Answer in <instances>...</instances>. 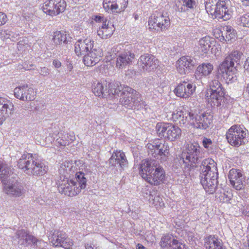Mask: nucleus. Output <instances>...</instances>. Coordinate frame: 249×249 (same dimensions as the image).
<instances>
[{
  "label": "nucleus",
  "mask_w": 249,
  "mask_h": 249,
  "mask_svg": "<svg viewBox=\"0 0 249 249\" xmlns=\"http://www.w3.org/2000/svg\"><path fill=\"white\" fill-rule=\"evenodd\" d=\"M139 169L142 177L151 185L158 186L166 181L163 168L155 160H143L140 165Z\"/></svg>",
  "instance_id": "1"
},
{
  "label": "nucleus",
  "mask_w": 249,
  "mask_h": 249,
  "mask_svg": "<svg viewBox=\"0 0 249 249\" xmlns=\"http://www.w3.org/2000/svg\"><path fill=\"white\" fill-rule=\"evenodd\" d=\"M200 169V183L207 193L212 194L215 192L218 184V173L216 164L212 159H207L202 161Z\"/></svg>",
  "instance_id": "2"
},
{
  "label": "nucleus",
  "mask_w": 249,
  "mask_h": 249,
  "mask_svg": "<svg viewBox=\"0 0 249 249\" xmlns=\"http://www.w3.org/2000/svg\"><path fill=\"white\" fill-rule=\"evenodd\" d=\"M19 168L30 176L40 177L47 173L48 167L35 154L26 153L18 161Z\"/></svg>",
  "instance_id": "3"
},
{
  "label": "nucleus",
  "mask_w": 249,
  "mask_h": 249,
  "mask_svg": "<svg viewBox=\"0 0 249 249\" xmlns=\"http://www.w3.org/2000/svg\"><path fill=\"white\" fill-rule=\"evenodd\" d=\"M87 186V179L84 173L76 172L74 178L63 177L58 181V190L61 194L72 197L78 195Z\"/></svg>",
  "instance_id": "4"
},
{
  "label": "nucleus",
  "mask_w": 249,
  "mask_h": 249,
  "mask_svg": "<svg viewBox=\"0 0 249 249\" xmlns=\"http://www.w3.org/2000/svg\"><path fill=\"white\" fill-rule=\"evenodd\" d=\"M202 153L201 147L197 143L189 145L186 152L182 154L179 161L183 163L182 167L185 175H190L192 171L198 167L201 162Z\"/></svg>",
  "instance_id": "5"
},
{
  "label": "nucleus",
  "mask_w": 249,
  "mask_h": 249,
  "mask_svg": "<svg viewBox=\"0 0 249 249\" xmlns=\"http://www.w3.org/2000/svg\"><path fill=\"white\" fill-rule=\"evenodd\" d=\"M120 102L128 109L137 110L142 107L144 103L141 95L136 90L127 86L121 93Z\"/></svg>",
  "instance_id": "6"
},
{
  "label": "nucleus",
  "mask_w": 249,
  "mask_h": 249,
  "mask_svg": "<svg viewBox=\"0 0 249 249\" xmlns=\"http://www.w3.org/2000/svg\"><path fill=\"white\" fill-rule=\"evenodd\" d=\"M243 55L242 53L238 51H235L231 53L219 65L218 73L221 74L224 78L235 74L237 69L234 66L235 63L239 64Z\"/></svg>",
  "instance_id": "7"
},
{
  "label": "nucleus",
  "mask_w": 249,
  "mask_h": 249,
  "mask_svg": "<svg viewBox=\"0 0 249 249\" xmlns=\"http://www.w3.org/2000/svg\"><path fill=\"white\" fill-rule=\"evenodd\" d=\"M146 146L149 156L160 159L161 161L167 160L170 155V148L168 143L164 140L156 139Z\"/></svg>",
  "instance_id": "8"
},
{
  "label": "nucleus",
  "mask_w": 249,
  "mask_h": 249,
  "mask_svg": "<svg viewBox=\"0 0 249 249\" xmlns=\"http://www.w3.org/2000/svg\"><path fill=\"white\" fill-rule=\"evenodd\" d=\"M210 89L207 92L210 95L208 101L212 107H222L225 102V90L220 82L216 79L212 80L209 84Z\"/></svg>",
  "instance_id": "9"
},
{
  "label": "nucleus",
  "mask_w": 249,
  "mask_h": 249,
  "mask_svg": "<svg viewBox=\"0 0 249 249\" xmlns=\"http://www.w3.org/2000/svg\"><path fill=\"white\" fill-rule=\"evenodd\" d=\"M158 136L173 142L179 139L181 135V129L170 123H158L156 126Z\"/></svg>",
  "instance_id": "10"
},
{
  "label": "nucleus",
  "mask_w": 249,
  "mask_h": 249,
  "mask_svg": "<svg viewBox=\"0 0 249 249\" xmlns=\"http://www.w3.org/2000/svg\"><path fill=\"white\" fill-rule=\"evenodd\" d=\"M248 131L240 125H234L231 127L226 133V139L232 146L239 147L245 144L247 141L246 137Z\"/></svg>",
  "instance_id": "11"
},
{
  "label": "nucleus",
  "mask_w": 249,
  "mask_h": 249,
  "mask_svg": "<svg viewBox=\"0 0 249 249\" xmlns=\"http://www.w3.org/2000/svg\"><path fill=\"white\" fill-rule=\"evenodd\" d=\"M170 25L169 17L164 16L162 13L155 11L149 18L148 26L151 30L162 32L167 30Z\"/></svg>",
  "instance_id": "12"
},
{
  "label": "nucleus",
  "mask_w": 249,
  "mask_h": 249,
  "mask_svg": "<svg viewBox=\"0 0 249 249\" xmlns=\"http://www.w3.org/2000/svg\"><path fill=\"white\" fill-rule=\"evenodd\" d=\"M66 7L64 0H50L44 3L42 7L43 12L51 16H57L63 12Z\"/></svg>",
  "instance_id": "13"
},
{
  "label": "nucleus",
  "mask_w": 249,
  "mask_h": 249,
  "mask_svg": "<svg viewBox=\"0 0 249 249\" xmlns=\"http://www.w3.org/2000/svg\"><path fill=\"white\" fill-rule=\"evenodd\" d=\"M14 241H16L19 245L27 246L31 245L40 244L43 241L37 239L36 237L30 234L25 230H18L13 237Z\"/></svg>",
  "instance_id": "14"
},
{
  "label": "nucleus",
  "mask_w": 249,
  "mask_h": 249,
  "mask_svg": "<svg viewBox=\"0 0 249 249\" xmlns=\"http://www.w3.org/2000/svg\"><path fill=\"white\" fill-rule=\"evenodd\" d=\"M138 63L141 71L148 72L154 71L159 66L158 59L149 54L141 55Z\"/></svg>",
  "instance_id": "15"
},
{
  "label": "nucleus",
  "mask_w": 249,
  "mask_h": 249,
  "mask_svg": "<svg viewBox=\"0 0 249 249\" xmlns=\"http://www.w3.org/2000/svg\"><path fill=\"white\" fill-rule=\"evenodd\" d=\"M213 115L208 112H204L199 114L194 113L193 118H190V121L194 126L197 129H206L213 121Z\"/></svg>",
  "instance_id": "16"
},
{
  "label": "nucleus",
  "mask_w": 249,
  "mask_h": 249,
  "mask_svg": "<svg viewBox=\"0 0 249 249\" xmlns=\"http://www.w3.org/2000/svg\"><path fill=\"white\" fill-rule=\"evenodd\" d=\"M2 183L4 192L10 196L19 197L24 194V188L21 183L18 181H10V178Z\"/></svg>",
  "instance_id": "17"
},
{
  "label": "nucleus",
  "mask_w": 249,
  "mask_h": 249,
  "mask_svg": "<svg viewBox=\"0 0 249 249\" xmlns=\"http://www.w3.org/2000/svg\"><path fill=\"white\" fill-rule=\"evenodd\" d=\"M14 95L20 100L29 101L35 99L36 92L33 88L29 87L27 84H24L15 88Z\"/></svg>",
  "instance_id": "18"
},
{
  "label": "nucleus",
  "mask_w": 249,
  "mask_h": 249,
  "mask_svg": "<svg viewBox=\"0 0 249 249\" xmlns=\"http://www.w3.org/2000/svg\"><path fill=\"white\" fill-rule=\"evenodd\" d=\"M217 9L214 18L227 20L231 18L233 9L229 0H219Z\"/></svg>",
  "instance_id": "19"
},
{
  "label": "nucleus",
  "mask_w": 249,
  "mask_h": 249,
  "mask_svg": "<svg viewBox=\"0 0 249 249\" xmlns=\"http://www.w3.org/2000/svg\"><path fill=\"white\" fill-rule=\"evenodd\" d=\"M51 238V242L55 247L70 249L73 245L71 240L68 238L66 233L62 231H54Z\"/></svg>",
  "instance_id": "20"
},
{
  "label": "nucleus",
  "mask_w": 249,
  "mask_h": 249,
  "mask_svg": "<svg viewBox=\"0 0 249 249\" xmlns=\"http://www.w3.org/2000/svg\"><path fill=\"white\" fill-rule=\"evenodd\" d=\"M196 85L193 83L183 81L180 83L175 89L174 92L178 97L187 98L195 92Z\"/></svg>",
  "instance_id": "21"
},
{
  "label": "nucleus",
  "mask_w": 249,
  "mask_h": 249,
  "mask_svg": "<svg viewBox=\"0 0 249 249\" xmlns=\"http://www.w3.org/2000/svg\"><path fill=\"white\" fill-rule=\"evenodd\" d=\"M196 64V60L190 56H184L178 60L177 67L178 71L181 74L189 72L192 70Z\"/></svg>",
  "instance_id": "22"
},
{
  "label": "nucleus",
  "mask_w": 249,
  "mask_h": 249,
  "mask_svg": "<svg viewBox=\"0 0 249 249\" xmlns=\"http://www.w3.org/2000/svg\"><path fill=\"white\" fill-rule=\"evenodd\" d=\"M14 110V106L12 102L0 97V125L13 113Z\"/></svg>",
  "instance_id": "23"
},
{
  "label": "nucleus",
  "mask_w": 249,
  "mask_h": 249,
  "mask_svg": "<svg viewBox=\"0 0 249 249\" xmlns=\"http://www.w3.org/2000/svg\"><path fill=\"white\" fill-rule=\"evenodd\" d=\"M93 41L90 38L79 39L75 44V52L79 56L86 54L93 48Z\"/></svg>",
  "instance_id": "24"
},
{
  "label": "nucleus",
  "mask_w": 249,
  "mask_h": 249,
  "mask_svg": "<svg viewBox=\"0 0 249 249\" xmlns=\"http://www.w3.org/2000/svg\"><path fill=\"white\" fill-rule=\"evenodd\" d=\"M228 176L231 185L236 190H241L244 188V178L239 170H230Z\"/></svg>",
  "instance_id": "25"
},
{
  "label": "nucleus",
  "mask_w": 249,
  "mask_h": 249,
  "mask_svg": "<svg viewBox=\"0 0 249 249\" xmlns=\"http://www.w3.org/2000/svg\"><path fill=\"white\" fill-rule=\"evenodd\" d=\"M109 163L111 166L114 167L118 166L123 169L127 166L128 161L124 152L121 150H116L109 159Z\"/></svg>",
  "instance_id": "26"
},
{
  "label": "nucleus",
  "mask_w": 249,
  "mask_h": 249,
  "mask_svg": "<svg viewBox=\"0 0 249 249\" xmlns=\"http://www.w3.org/2000/svg\"><path fill=\"white\" fill-rule=\"evenodd\" d=\"M194 113L190 109L186 110L184 107H180L177 108L172 114V118L174 121H178L180 123L184 124L189 121L190 118H193Z\"/></svg>",
  "instance_id": "27"
},
{
  "label": "nucleus",
  "mask_w": 249,
  "mask_h": 249,
  "mask_svg": "<svg viewBox=\"0 0 249 249\" xmlns=\"http://www.w3.org/2000/svg\"><path fill=\"white\" fill-rule=\"evenodd\" d=\"M160 243L163 249H186L184 245L169 235L162 237Z\"/></svg>",
  "instance_id": "28"
},
{
  "label": "nucleus",
  "mask_w": 249,
  "mask_h": 249,
  "mask_svg": "<svg viewBox=\"0 0 249 249\" xmlns=\"http://www.w3.org/2000/svg\"><path fill=\"white\" fill-rule=\"evenodd\" d=\"M135 55L130 51L122 52L118 55L116 61V66L119 69H123L131 64L134 59Z\"/></svg>",
  "instance_id": "29"
},
{
  "label": "nucleus",
  "mask_w": 249,
  "mask_h": 249,
  "mask_svg": "<svg viewBox=\"0 0 249 249\" xmlns=\"http://www.w3.org/2000/svg\"><path fill=\"white\" fill-rule=\"evenodd\" d=\"M76 168L72 161H65L62 162L59 169V178H63V177L71 178L76 170Z\"/></svg>",
  "instance_id": "30"
},
{
  "label": "nucleus",
  "mask_w": 249,
  "mask_h": 249,
  "mask_svg": "<svg viewBox=\"0 0 249 249\" xmlns=\"http://www.w3.org/2000/svg\"><path fill=\"white\" fill-rule=\"evenodd\" d=\"M206 249H225L221 241L214 235H210L204 239Z\"/></svg>",
  "instance_id": "31"
},
{
  "label": "nucleus",
  "mask_w": 249,
  "mask_h": 249,
  "mask_svg": "<svg viewBox=\"0 0 249 249\" xmlns=\"http://www.w3.org/2000/svg\"><path fill=\"white\" fill-rule=\"evenodd\" d=\"M206 249H225L221 241L214 235H210L204 239Z\"/></svg>",
  "instance_id": "32"
},
{
  "label": "nucleus",
  "mask_w": 249,
  "mask_h": 249,
  "mask_svg": "<svg viewBox=\"0 0 249 249\" xmlns=\"http://www.w3.org/2000/svg\"><path fill=\"white\" fill-rule=\"evenodd\" d=\"M114 31V28L113 25H109V22L106 20L105 22L102 23L101 27L97 30L98 36L102 39H107L110 37Z\"/></svg>",
  "instance_id": "33"
},
{
  "label": "nucleus",
  "mask_w": 249,
  "mask_h": 249,
  "mask_svg": "<svg viewBox=\"0 0 249 249\" xmlns=\"http://www.w3.org/2000/svg\"><path fill=\"white\" fill-rule=\"evenodd\" d=\"M107 85V81L94 84L92 89L93 93L96 96L102 98L106 97L108 95Z\"/></svg>",
  "instance_id": "34"
},
{
  "label": "nucleus",
  "mask_w": 249,
  "mask_h": 249,
  "mask_svg": "<svg viewBox=\"0 0 249 249\" xmlns=\"http://www.w3.org/2000/svg\"><path fill=\"white\" fill-rule=\"evenodd\" d=\"M214 39L209 36H206L199 39L198 47L202 52L206 53L210 51L211 48L214 46Z\"/></svg>",
  "instance_id": "35"
},
{
  "label": "nucleus",
  "mask_w": 249,
  "mask_h": 249,
  "mask_svg": "<svg viewBox=\"0 0 249 249\" xmlns=\"http://www.w3.org/2000/svg\"><path fill=\"white\" fill-rule=\"evenodd\" d=\"M107 90L108 91V95L111 94L112 95H121V93L125 86H122L118 82H113L108 83L107 85Z\"/></svg>",
  "instance_id": "36"
},
{
  "label": "nucleus",
  "mask_w": 249,
  "mask_h": 249,
  "mask_svg": "<svg viewBox=\"0 0 249 249\" xmlns=\"http://www.w3.org/2000/svg\"><path fill=\"white\" fill-rule=\"evenodd\" d=\"M52 40L56 46L62 43H67V35L64 31H56L53 33Z\"/></svg>",
  "instance_id": "37"
},
{
  "label": "nucleus",
  "mask_w": 249,
  "mask_h": 249,
  "mask_svg": "<svg viewBox=\"0 0 249 249\" xmlns=\"http://www.w3.org/2000/svg\"><path fill=\"white\" fill-rule=\"evenodd\" d=\"M219 2V0H207L205 1V9L207 12L209 14L214 16L217 11Z\"/></svg>",
  "instance_id": "38"
},
{
  "label": "nucleus",
  "mask_w": 249,
  "mask_h": 249,
  "mask_svg": "<svg viewBox=\"0 0 249 249\" xmlns=\"http://www.w3.org/2000/svg\"><path fill=\"white\" fill-rule=\"evenodd\" d=\"M11 171L5 163L0 160V179L1 182L6 181L10 178Z\"/></svg>",
  "instance_id": "39"
},
{
  "label": "nucleus",
  "mask_w": 249,
  "mask_h": 249,
  "mask_svg": "<svg viewBox=\"0 0 249 249\" xmlns=\"http://www.w3.org/2000/svg\"><path fill=\"white\" fill-rule=\"evenodd\" d=\"M75 140L74 135H69L68 133H65L62 135L61 137L57 139L58 143L60 145L65 146L70 144L71 142Z\"/></svg>",
  "instance_id": "40"
},
{
  "label": "nucleus",
  "mask_w": 249,
  "mask_h": 249,
  "mask_svg": "<svg viewBox=\"0 0 249 249\" xmlns=\"http://www.w3.org/2000/svg\"><path fill=\"white\" fill-rule=\"evenodd\" d=\"M213 68V65L210 63H204L197 67V71L202 75L206 76L211 73Z\"/></svg>",
  "instance_id": "41"
},
{
  "label": "nucleus",
  "mask_w": 249,
  "mask_h": 249,
  "mask_svg": "<svg viewBox=\"0 0 249 249\" xmlns=\"http://www.w3.org/2000/svg\"><path fill=\"white\" fill-rule=\"evenodd\" d=\"M149 202L156 207H162L164 206L162 198L157 194L155 195H151L149 199Z\"/></svg>",
  "instance_id": "42"
},
{
  "label": "nucleus",
  "mask_w": 249,
  "mask_h": 249,
  "mask_svg": "<svg viewBox=\"0 0 249 249\" xmlns=\"http://www.w3.org/2000/svg\"><path fill=\"white\" fill-rule=\"evenodd\" d=\"M86 54L90 55V56H92L94 58V62H99L101 57L103 55V52L102 50L99 48L93 49V48L91 50H89V53Z\"/></svg>",
  "instance_id": "43"
},
{
  "label": "nucleus",
  "mask_w": 249,
  "mask_h": 249,
  "mask_svg": "<svg viewBox=\"0 0 249 249\" xmlns=\"http://www.w3.org/2000/svg\"><path fill=\"white\" fill-rule=\"evenodd\" d=\"M183 4L180 8L178 7V11L180 12H185L188 9H193L196 5L194 0H182Z\"/></svg>",
  "instance_id": "44"
},
{
  "label": "nucleus",
  "mask_w": 249,
  "mask_h": 249,
  "mask_svg": "<svg viewBox=\"0 0 249 249\" xmlns=\"http://www.w3.org/2000/svg\"><path fill=\"white\" fill-rule=\"evenodd\" d=\"M123 5L120 7V8L119 7V5L116 3H115L114 1H112L111 4V7L110 11H111L112 13L116 12V13H120L122 11H123L124 9V8L127 6V2L125 1V0H123Z\"/></svg>",
  "instance_id": "45"
},
{
  "label": "nucleus",
  "mask_w": 249,
  "mask_h": 249,
  "mask_svg": "<svg viewBox=\"0 0 249 249\" xmlns=\"http://www.w3.org/2000/svg\"><path fill=\"white\" fill-rule=\"evenodd\" d=\"M239 22L241 26L249 28V13L241 16L239 18Z\"/></svg>",
  "instance_id": "46"
},
{
  "label": "nucleus",
  "mask_w": 249,
  "mask_h": 249,
  "mask_svg": "<svg viewBox=\"0 0 249 249\" xmlns=\"http://www.w3.org/2000/svg\"><path fill=\"white\" fill-rule=\"evenodd\" d=\"M83 62L87 66H94L98 62H94V58L90 55L85 54L83 57Z\"/></svg>",
  "instance_id": "47"
},
{
  "label": "nucleus",
  "mask_w": 249,
  "mask_h": 249,
  "mask_svg": "<svg viewBox=\"0 0 249 249\" xmlns=\"http://www.w3.org/2000/svg\"><path fill=\"white\" fill-rule=\"evenodd\" d=\"M10 33H12V31L8 30H2L0 32V37L3 40L8 39L10 38Z\"/></svg>",
  "instance_id": "48"
},
{
  "label": "nucleus",
  "mask_w": 249,
  "mask_h": 249,
  "mask_svg": "<svg viewBox=\"0 0 249 249\" xmlns=\"http://www.w3.org/2000/svg\"><path fill=\"white\" fill-rule=\"evenodd\" d=\"M212 144V141L210 139L204 137L202 140V145L205 148H211Z\"/></svg>",
  "instance_id": "49"
},
{
  "label": "nucleus",
  "mask_w": 249,
  "mask_h": 249,
  "mask_svg": "<svg viewBox=\"0 0 249 249\" xmlns=\"http://www.w3.org/2000/svg\"><path fill=\"white\" fill-rule=\"evenodd\" d=\"M7 21V18L4 13L0 12V26L4 25Z\"/></svg>",
  "instance_id": "50"
},
{
  "label": "nucleus",
  "mask_w": 249,
  "mask_h": 249,
  "mask_svg": "<svg viewBox=\"0 0 249 249\" xmlns=\"http://www.w3.org/2000/svg\"><path fill=\"white\" fill-rule=\"evenodd\" d=\"M236 36V33L235 31L231 32L228 33H226L225 36L226 38V39H227L228 41L231 40L232 39H234L235 37Z\"/></svg>",
  "instance_id": "51"
},
{
  "label": "nucleus",
  "mask_w": 249,
  "mask_h": 249,
  "mask_svg": "<svg viewBox=\"0 0 249 249\" xmlns=\"http://www.w3.org/2000/svg\"><path fill=\"white\" fill-rule=\"evenodd\" d=\"M39 73L43 76H47L49 74L50 71L47 68L43 67L40 68Z\"/></svg>",
  "instance_id": "52"
},
{
  "label": "nucleus",
  "mask_w": 249,
  "mask_h": 249,
  "mask_svg": "<svg viewBox=\"0 0 249 249\" xmlns=\"http://www.w3.org/2000/svg\"><path fill=\"white\" fill-rule=\"evenodd\" d=\"M223 201L224 202H226V203L230 202V201L231 199V196L230 195V193H228V192L226 193H224L223 194Z\"/></svg>",
  "instance_id": "53"
},
{
  "label": "nucleus",
  "mask_w": 249,
  "mask_h": 249,
  "mask_svg": "<svg viewBox=\"0 0 249 249\" xmlns=\"http://www.w3.org/2000/svg\"><path fill=\"white\" fill-rule=\"evenodd\" d=\"M24 17L27 21L32 20L34 15L32 13H25Z\"/></svg>",
  "instance_id": "54"
},
{
  "label": "nucleus",
  "mask_w": 249,
  "mask_h": 249,
  "mask_svg": "<svg viewBox=\"0 0 249 249\" xmlns=\"http://www.w3.org/2000/svg\"><path fill=\"white\" fill-rule=\"evenodd\" d=\"M94 20L96 22H101L102 21L103 23L104 22H105L106 21V20H107L106 19H105V18L102 17V16H95V18H94Z\"/></svg>",
  "instance_id": "55"
},
{
  "label": "nucleus",
  "mask_w": 249,
  "mask_h": 249,
  "mask_svg": "<svg viewBox=\"0 0 249 249\" xmlns=\"http://www.w3.org/2000/svg\"><path fill=\"white\" fill-rule=\"evenodd\" d=\"M244 68L245 71L249 73V57L247 58L244 65Z\"/></svg>",
  "instance_id": "56"
},
{
  "label": "nucleus",
  "mask_w": 249,
  "mask_h": 249,
  "mask_svg": "<svg viewBox=\"0 0 249 249\" xmlns=\"http://www.w3.org/2000/svg\"><path fill=\"white\" fill-rule=\"evenodd\" d=\"M111 4H112V2H109V3H107H107H103V7H104V9L108 11V10H110L111 7L112 6Z\"/></svg>",
  "instance_id": "57"
},
{
  "label": "nucleus",
  "mask_w": 249,
  "mask_h": 249,
  "mask_svg": "<svg viewBox=\"0 0 249 249\" xmlns=\"http://www.w3.org/2000/svg\"><path fill=\"white\" fill-rule=\"evenodd\" d=\"M53 63V65L57 68H60L61 66V62L58 60H54Z\"/></svg>",
  "instance_id": "58"
},
{
  "label": "nucleus",
  "mask_w": 249,
  "mask_h": 249,
  "mask_svg": "<svg viewBox=\"0 0 249 249\" xmlns=\"http://www.w3.org/2000/svg\"><path fill=\"white\" fill-rule=\"evenodd\" d=\"M225 31H226V33H228L231 32H233V31H235V30L233 29V28L231 26H226L225 27Z\"/></svg>",
  "instance_id": "59"
},
{
  "label": "nucleus",
  "mask_w": 249,
  "mask_h": 249,
  "mask_svg": "<svg viewBox=\"0 0 249 249\" xmlns=\"http://www.w3.org/2000/svg\"><path fill=\"white\" fill-rule=\"evenodd\" d=\"M86 249H97V248L94 249V246H92L91 244H87L86 245Z\"/></svg>",
  "instance_id": "60"
},
{
  "label": "nucleus",
  "mask_w": 249,
  "mask_h": 249,
  "mask_svg": "<svg viewBox=\"0 0 249 249\" xmlns=\"http://www.w3.org/2000/svg\"><path fill=\"white\" fill-rule=\"evenodd\" d=\"M37 202L40 203V205L45 204V201L41 198H37Z\"/></svg>",
  "instance_id": "61"
},
{
  "label": "nucleus",
  "mask_w": 249,
  "mask_h": 249,
  "mask_svg": "<svg viewBox=\"0 0 249 249\" xmlns=\"http://www.w3.org/2000/svg\"><path fill=\"white\" fill-rule=\"evenodd\" d=\"M137 249H146L142 245L138 244L136 246Z\"/></svg>",
  "instance_id": "62"
},
{
  "label": "nucleus",
  "mask_w": 249,
  "mask_h": 249,
  "mask_svg": "<svg viewBox=\"0 0 249 249\" xmlns=\"http://www.w3.org/2000/svg\"><path fill=\"white\" fill-rule=\"evenodd\" d=\"M246 6L249 5V0H241Z\"/></svg>",
  "instance_id": "63"
},
{
  "label": "nucleus",
  "mask_w": 249,
  "mask_h": 249,
  "mask_svg": "<svg viewBox=\"0 0 249 249\" xmlns=\"http://www.w3.org/2000/svg\"><path fill=\"white\" fill-rule=\"evenodd\" d=\"M244 92L249 94V83L247 84V86L244 90Z\"/></svg>",
  "instance_id": "64"
}]
</instances>
